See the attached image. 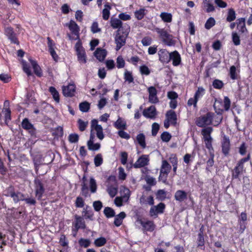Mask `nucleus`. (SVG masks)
<instances>
[{
  "label": "nucleus",
  "mask_w": 252,
  "mask_h": 252,
  "mask_svg": "<svg viewBox=\"0 0 252 252\" xmlns=\"http://www.w3.org/2000/svg\"><path fill=\"white\" fill-rule=\"evenodd\" d=\"M22 127L26 130L32 129L33 127V125L29 122L28 118H25L21 124Z\"/></svg>",
  "instance_id": "obj_33"
},
{
  "label": "nucleus",
  "mask_w": 252,
  "mask_h": 252,
  "mask_svg": "<svg viewBox=\"0 0 252 252\" xmlns=\"http://www.w3.org/2000/svg\"><path fill=\"white\" fill-rule=\"evenodd\" d=\"M213 116V113L208 112L205 115L197 118L196 121V125L199 127H203L211 125L212 123Z\"/></svg>",
  "instance_id": "obj_2"
},
{
  "label": "nucleus",
  "mask_w": 252,
  "mask_h": 252,
  "mask_svg": "<svg viewBox=\"0 0 252 252\" xmlns=\"http://www.w3.org/2000/svg\"><path fill=\"white\" fill-rule=\"evenodd\" d=\"M34 165L35 166V171L38 172V168L40 166L43 165V160L42 157L39 154L35 155L33 158Z\"/></svg>",
  "instance_id": "obj_25"
},
{
  "label": "nucleus",
  "mask_w": 252,
  "mask_h": 252,
  "mask_svg": "<svg viewBox=\"0 0 252 252\" xmlns=\"http://www.w3.org/2000/svg\"><path fill=\"white\" fill-rule=\"evenodd\" d=\"M75 50L77 52L78 60L80 63H86V56L85 50L82 46L80 40H79L75 46Z\"/></svg>",
  "instance_id": "obj_3"
},
{
  "label": "nucleus",
  "mask_w": 252,
  "mask_h": 252,
  "mask_svg": "<svg viewBox=\"0 0 252 252\" xmlns=\"http://www.w3.org/2000/svg\"><path fill=\"white\" fill-rule=\"evenodd\" d=\"M166 119L170 122L171 125L175 126L177 124V115L175 111L169 110L166 113Z\"/></svg>",
  "instance_id": "obj_17"
},
{
  "label": "nucleus",
  "mask_w": 252,
  "mask_h": 252,
  "mask_svg": "<svg viewBox=\"0 0 252 252\" xmlns=\"http://www.w3.org/2000/svg\"><path fill=\"white\" fill-rule=\"evenodd\" d=\"M7 196H10L12 198L13 201L17 203L20 200H24V195L20 192H17V193H11V194H6Z\"/></svg>",
  "instance_id": "obj_28"
},
{
  "label": "nucleus",
  "mask_w": 252,
  "mask_h": 252,
  "mask_svg": "<svg viewBox=\"0 0 252 252\" xmlns=\"http://www.w3.org/2000/svg\"><path fill=\"white\" fill-rule=\"evenodd\" d=\"M107 54V52L105 49L101 48H97L94 52V55L100 62H102L104 60Z\"/></svg>",
  "instance_id": "obj_19"
},
{
  "label": "nucleus",
  "mask_w": 252,
  "mask_h": 252,
  "mask_svg": "<svg viewBox=\"0 0 252 252\" xmlns=\"http://www.w3.org/2000/svg\"><path fill=\"white\" fill-rule=\"evenodd\" d=\"M143 115L146 118L155 119L157 115L155 106L152 105L149 108L144 109L143 111Z\"/></svg>",
  "instance_id": "obj_10"
},
{
  "label": "nucleus",
  "mask_w": 252,
  "mask_h": 252,
  "mask_svg": "<svg viewBox=\"0 0 252 252\" xmlns=\"http://www.w3.org/2000/svg\"><path fill=\"white\" fill-rule=\"evenodd\" d=\"M90 108V104L87 101L83 102L79 104V109L83 112H88Z\"/></svg>",
  "instance_id": "obj_39"
},
{
  "label": "nucleus",
  "mask_w": 252,
  "mask_h": 252,
  "mask_svg": "<svg viewBox=\"0 0 252 252\" xmlns=\"http://www.w3.org/2000/svg\"><path fill=\"white\" fill-rule=\"evenodd\" d=\"M75 223L79 225L82 229H85L86 228V224L83 218L78 216L77 215L75 216Z\"/></svg>",
  "instance_id": "obj_35"
},
{
  "label": "nucleus",
  "mask_w": 252,
  "mask_h": 252,
  "mask_svg": "<svg viewBox=\"0 0 252 252\" xmlns=\"http://www.w3.org/2000/svg\"><path fill=\"white\" fill-rule=\"evenodd\" d=\"M102 158L100 154H97L94 158V162L96 166H100L102 163Z\"/></svg>",
  "instance_id": "obj_50"
},
{
  "label": "nucleus",
  "mask_w": 252,
  "mask_h": 252,
  "mask_svg": "<svg viewBox=\"0 0 252 252\" xmlns=\"http://www.w3.org/2000/svg\"><path fill=\"white\" fill-rule=\"evenodd\" d=\"M160 17L164 22L169 23L172 21V16L170 13L166 12H162Z\"/></svg>",
  "instance_id": "obj_34"
},
{
  "label": "nucleus",
  "mask_w": 252,
  "mask_h": 252,
  "mask_svg": "<svg viewBox=\"0 0 252 252\" xmlns=\"http://www.w3.org/2000/svg\"><path fill=\"white\" fill-rule=\"evenodd\" d=\"M49 92L52 94L54 100L57 102H59L60 101L59 94L56 89L54 87H50L49 88Z\"/></svg>",
  "instance_id": "obj_36"
},
{
  "label": "nucleus",
  "mask_w": 252,
  "mask_h": 252,
  "mask_svg": "<svg viewBox=\"0 0 252 252\" xmlns=\"http://www.w3.org/2000/svg\"><path fill=\"white\" fill-rule=\"evenodd\" d=\"M104 214L106 218H109L115 216V212L114 210L111 207H106L103 211Z\"/></svg>",
  "instance_id": "obj_30"
},
{
  "label": "nucleus",
  "mask_w": 252,
  "mask_h": 252,
  "mask_svg": "<svg viewBox=\"0 0 252 252\" xmlns=\"http://www.w3.org/2000/svg\"><path fill=\"white\" fill-rule=\"evenodd\" d=\"M157 32L159 34L162 42L169 46H174L176 44V41L173 39V36L169 34L167 31L164 29L157 28Z\"/></svg>",
  "instance_id": "obj_1"
},
{
  "label": "nucleus",
  "mask_w": 252,
  "mask_h": 252,
  "mask_svg": "<svg viewBox=\"0 0 252 252\" xmlns=\"http://www.w3.org/2000/svg\"><path fill=\"white\" fill-rule=\"evenodd\" d=\"M170 53L165 49H160L158 55L159 61L163 63H167L170 62Z\"/></svg>",
  "instance_id": "obj_9"
},
{
  "label": "nucleus",
  "mask_w": 252,
  "mask_h": 252,
  "mask_svg": "<svg viewBox=\"0 0 252 252\" xmlns=\"http://www.w3.org/2000/svg\"><path fill=\"white\" fill-rule=\"evenodd\" d=\"M111 9V6L108 4L105 5V8L102 11V17L103 19L105 20H107L109 18L110 12L109 10Z\"/></svg>",
  "instance_id": "obj_37"
},
{
  "label": "nucleus",
  "mask_w": 252,
  "mask_h": 252,
  "mask_svg": "<svg viewBox=\"0 0 252 252\" xmlns=\"http://www.w3.org/2000/svg\"><path fill=\"white\" fill-rule=\"evenodd\" d=\"M84 206V201L82 197H77L75 201V206L78 208H82Z\"/></svg>",
  "instance_id": "obj_56"
},
{
  "label": "nucleus",
  "mask_w": 252,
  "mask_h": 252,
  "mask_svg": "<svg viewBox=\"0 0 252 252\" xmlns=\"http://www.w3.org/2000/svg\"><path fill=\"white\" fill-rule=\"evenodd\" d=\"M212 131L213 128L212 127H207L202 129L201 134L203 136H209L211 135Z\"/></svg>",
  "instance_id": "obj_61"
},
{
  "label": "nucleus",
  "mask_w": 252,
  "mask_h": 252,
  "mask_svg": "<svg viewBox=\"0 0 252 252\" xmlns=\"http://www.w3.org/2000/svg\"><path fill=\"white\" fill-rule=\"evenodd\" d=\"M102 203L100 201H95L93 202V207L95 211H99L102 207Z\"/></svg>",
  "instance_id": "obj_58"
},
{
  "label": "nucleus",
  "mask_w": 252,
  "mask_h": 252,
  "mask_svg": "<svg viewBox=\"0 0 252 252\" xmlns=\"http://www.w3.org/2000/svg\"><path fill=\"white\" fill-rule=\"evenodd\" d=\"M170 61H172L174 66H178L181 63V56L177 51H174L170 53Z\"/></svg>",
  "instance_id": "obj_11"
},
{
  "label": "nucleus",
  "mask_w": 252,
  "mask_h": 252,
  "mask_svg": "<svg viewBox=\"0 0 252 252\" xmlns=\"http://www.w3.org/2000/svg\"><path fill=\"white\" fill-rule=\"evenodd\" d=\"M108 192L111 197H114L117 193V189L115 187H109L107 189Z\"/></svg>",
  "instance_id": "obj_63"
},
{
  "label": "nucleus",
  "mask_w": 252,
  "mask_h": 252,
  "mask_svg": "<svg viewBox=\"0 0 252 252\" xmlns=\"http://www.w3.org/2000/svg\"><path fill=\"white\" fill-rule=\"evenodd\" d=\"M160 138L163 142H168L170 140L171 135L169 132L165 131L161 134Z\"/></svg>",
  "instance_id": "obj_47"
},
{
  "label": "nucleus",
  "mask_w": 252,
  "mask_h": 252,
  "mask_svg": "<svg viewBox=\"0 0 252 252\" xmlns=\"http://www.w3.org/2000/svg\"><path fill=\"white\" fill-rule=\"evenodd\" d=\"M236 19L235 11L233 8L228 9L227 16L226 17V21L228 22H231Z\"/></svg>",
  "instance_id": "obj_32"
},
{
  "label": "nucleus",
  "mask_w": 252,
  "mask_h": 252,
  "mask_svg": "<svg viewBox=\"0 0 252 252\" xmlns=\"http://www.w3.org/2000/svg\"><path fill=\"white\" fill-rule=\"evenodd\" d=\"M165 208L163 203H159L158 205L154 206L150 210V215L151 217H157L158 214L163 213Z\"/></svg>",
  "instance_id": "obj_6"
},
{
  "label": "nucleus",
  "mask_w": 252,
  "mask_h": 252,
  "mask_svg": "<svg viewBox=\"0 0 252 252\" xmlns=\"http://www.w3.org/2000/svg\"><path fill=\"white\" fill-rule=\"evenodd\" d=\"M35 195L38 200H40L44 193L45 189L40 179L36 178L34 181Z\"/></svg>",
  "instance_id": "obj_4"
},
{
  "label": "nucleus",
  "mask_w": 252,
  "mask_h": 252,
  "mask_svg": "<svg viewBox=\"0 0 252 252\" xmlns=\"http://www.w3.org/2000/svg\"><path fill=\"white\" fill-rule=\"evenodd\" d=\"M236 24L237 25V28L241 33H244L247 32V30L245 26V19L241 18L237 20Z\"/></svg>",
  "instance_id": "obj_22"
},
{
  "label": "nucleus",
  "mask_w": 252,
  "mask_h": 252,
  "mask_svg": "<svg viewBox=\"0 0 252 252\" xmlns=\"http://www.w3.org/2000/svg\"><path fill=\"white\" fill-rule=\"evenodd\" d=\"M95 130L96 132V136L100 140H102L104 138V134L103 133V129L101 126H97L95 127Z\"/></svg>",
  "instance_id": "obj_45"
},
{
  "label": "nucleus",
  "mask_w": 252,
  "mask_h": 252,
  "mask_svg": "<svg viewBox=\"0 0 252 252\" xmlns=\"http://www.w3.org/2000/svg\"><path fill=\"white\" fill-rule=\"evenodd\" d=\"M122 22L119 19L113 17L111 18V26L113 29H118V31H117V32H120L121 30H123V28L122 27Z\"/></svg>",
  "instance_id": "obj_16"
},
{
  "label": "nucleus",
  "mask_w": 252,
  "mask_h": 252,
  "mask_svg": "<svg viewBox=\"0 0 252 252\" xmlns=\"http://www.w3.org/2000/svg\"><path fill=\"white\" fill-rule=\"evenodd\" d=\"M236 67L235 66L232 65L230 68V76L232 79H236L237 78V75L236 74Z\"/></svg>",
  "instance_id": "obj_64"
},
{
  "label": "nucleus",
  "mask_w": 252,
  "mask_h": 252,
  "mask_svg": "<svg viewBox=\"0 0 252 252\" xmlns=\"http://www.w3.org/2000/svg\"><path fill=\"white\" fill-rule=\"evenodd\" d=\"M106 239L104 237H100L95 240L94 242V245L96 247H101L106 243Z\"/></svg>",
  "instance_id": "obj_41"
},
{
  "label": "nucleus",
  "mask_w": 252,
  "mask_h": 252,
  "mask_svg": "<svg viewBox=\"0 0 252 252\" xmlns=\"http://www.w3.org/2000/svg\"><path fill=\"white\" fill-rule=\"evenodd\" d=\"M68 140L70 143H77L79 140V135L76 133L70 134L68 136Z\"/></svg>",
  "instance_id": "obj_52"
},
{
  "label": "nucleus",
  "mask_w": 252,
  "mask_h": 252,
  "mask_svg": "<svg viewBox=\"0 0 252 252\" xmlns=\"http://www.w3.org/2000/svg\"><path fill=\"white\" fill-rule=\"evenodd\" d=\"M82 214L85 219H89L91 220H93L94 214L89 206H87L86 208L83 209Z\"/></svg>",
  "instance_id": "obj_26"
},
{
  "label": "nucleus",
  "mask_w": 252,
  "mask_h": 252,
  "mask_svg": "<svg viewBox=\"0 0 252 252\" xmlns=\"http://www.w3.org/2000/svg\"><path fill=\"white\" fill-rule=\"evenodd\" d=\"M90 189L92 192L94 193L96 191V185L95 183V181L93 178L90 179Z\"/></svg>",
  "instance_id": "obj_60"
},
{
  "label": "nucleus",
  "mask_w": 252,
  "mask_h": 252,
  "mask_svg": "<svg viewBox=\"0 0 252 252\" xmlns=\"http://www.w3.org/2000/svg\"><path fill=\"white\" fill-rule=\"evenodd\" d=\"M125 62L122 56H119L117 59V67L118 68H123L125 66Z\"/></svg>",
  "instance_id": "obj_54"
},
{
  "label": "nucleus",
  "mask_w": 252,
  "mask_h": 252,
  "mask_svg": "<svg viewBox=\"0 0 252 252\" xmlns=\"http://www.w3.org/2000/svg\"><path fill=\"white\" fill-rule=\"evenodd\" d=\"M204 245V238L203 232L201 231L198 234L197 245L198 247H203Z\"/></svg>",
  "instance_id": "obj_46"
},
{
  "label": "nucleus",
  "mask_w": 252,
  "mask_h": 252,
  "mask_svg": "<svg viewBox=\"0 0 252 252\" xmlns=\"http://www.w3.org/2000/svg\"><path fill=\"white\" fill-rule=\"evenodd\" d=\"M90 144H87L88 149L91 151H96L99 149L100 147V144L99 143L94 144V142H90Z\"/></svg>",
  "instance_id": "obj_48"
},
{
  "label": "nucleus",
  "mask_w": 252,
  "mask_h": 252,
  "mask_svg": "<svg viewBox=\"0 0 252 252\" xmlns=\"http://www.w3.org/2000/svg\"><path fill=\"white\" fill-rule=\"evenodd\" d=\"M137 141L139 144L142 147V148H145L146 142H145V136L144 134L140 133L137 135L136 137Z\"/></svg>",
  "instance_id": "obj_31"
},
{
  "label": "nucleus",
  "mask_w": 252,
  "mask_h": 252,
  "mask_svg": "<svg viewBox=\"0 0 252 252\" xmlns=\"http://www.w3.org/2000/svg\"><path fill=\"white\" fill-rule=\"evenodd\" d=\"M215 23L216 21L214 18L210 17L207 20L205 24V28L207 30H209L215 25Z\"/></svg>",
  "instance_id": "obj_42"
},
{
  "label": "nucleus",
  "mask_w": 252,
  "mask_h": 252,
  "mask_svg": "<svg viewBox=\"0 0 252 252\" xmlns=\"http://www.w3.org/2000/svg\"><path fill=\"white\" fill-rule=\"evenodd\" d=\"M176 200L182 202L187 199V193L184 190H178L174 194Z\"/></svg>",
  "instance_id": "obj_20"
},
{
  "label": "nucleus",
  "mask_w": 252,
  "mask_h": 252,
  "mask_svg": "<svg viewBox=\"0 0 252 252\" xmlns=\"http://www.w3.org/2000/svg\"><path fill=\"white\" fill-rule=\"evenodd\" d=\"M171 168V166L168 162L165 160H163L160 173H168L170 172Z\"/></svg>",
  "instance_id": "obj_29"
},
{
  "label": "nucleus",
  "mask_w": 252,
  "mask_h": 252,
  "mask_svg": "<svg viewBox=\"0 0 252 252\" xmlns=\"http://www.w3.org/2000/svg\"><path fill=\"white\" fill-rule=\"evenodd\" d=\"M124 35H120V32H117L115 37V42L116 44V50L118 51L126 43V39L128 34V32H123Z\"/></svg>",
  "instance_id": "obj_5"
},
{
  "label": "nucleus",
  "mask_w": 252,
  "mask_h": 252,
  "mask_svg": "<svg viewBox=\"0 0 252 252\" xmlns=\"http://www.w3.org/2000/svg\"><path fill=\"white\" fill-rule=\"evenodd\" d=\"M139 202L141 205L149 204L150 205H153L154 204V198L152 196H150L146 198L144 195H142L139 199Z\"/></svg>",
  "instance_id": "obj_23"
},
{
  "label": "nucleus",
  "mask_w": 252,
  "mask_h": 252,
  "mask_svg": "<svg viewBox=\"0 0 252 252\" xmlns=\"http://www.w3.org/2000/svg\"><path fill=\"white\" fill-rule=\"evenodd\" d=\"M152 41V38L149 36L144 37L141 40V42L143 46H149L151 45Z\"/></svg>",
  "instance_id": "obj_59"
},
{
  "label": "nucleus",
  "mask_w": 252,
  "mask_h": 252,
  "mask_svg": "<svg viewBox=\"0 0 252 252\" xmlns=\"http://www.w3.org/2000/svg\"><path fill=\"white\" fill-rule=\"evenodd\" d=\"M135 16L138 20H141L144 16V10L141 9L135 12Z\"/></svg>",
  "instance_id": "obj_62"
},
{
  "label": "nucleus",
  "mask_w": 252,
  "mask_h": 252,
  "mask_svg": "<svg viewBox=\"0 0 252 252\" xmlns=\"http://www.w3.org/2000/svg\"><path fill=\"white\" fill-rule=\"evenodd\" d=\"M114 126L117 129H126V123L122 118L119 117L117 121L115 123Z\"/></svg>",
  "instance_id": "obj_27"
},
{
  "label": "nucleus",
  "mask_w": 252,
  "mask_h": 252,
  "mask_svg": "<svg viewBox=\"0 0 252 252\" xmlns=\"http://www.w3.org/2000/svg\"><path fill=\"white\" fill-rule=\"evenodd\" d=\"M232 40L235 45H239L240 44V37L236 32L232 33Z\"/></svg>",
  "instance_id": "obj_53"
},
{
  "label": "nucleus",
  "mask_w": 252,
  "mask_h": 252,
  "mask_svg": "<svg viewBox=\"0 0 252 252\" xmlns=\"http://www.w3.org/2000/svg\"><path fill=\"white\" fill-rule=\"evenodd\" d=\"M139 221L144 228V230L146 231L152 232L155 229L156 225L153 221L148 220L145 222L141 220H139Z\"/></svg>",
  "instance_id": "obj_14"
},
{
  "label": "nucleus",
  "mask_w": 252,
  "mask_h": 252,
  "mask_svg": "<svg viewBox=\"0 0 252 252\" xmlns=\"http://www.w3.org/2000/svg\"><path fill=\"white\" fill-rule=\"evenodd\" d=\"M29 61H30L33 67L34 73L37 76L41 77L42 75V72L40 67L37 63L36 62L32 60V58H30Z\"/></svg>",
  "instance_id": "obj_21"
},
{
  "label": "nucleus",
  "mask_w": 252,
  "mask_h": 252,
  "mask_svg": "<svg viewBox=\"0 0 252 252\" xmlns=\"http://www.w3.org/2000/svg\"><path fill=\"white\" fill-rule=\"evenodd\" d=\"M78 124L79 125V129L81 131H84L86 127L88 125V122H84L83 120H82L81 119H79L78 120Z\"/></svg>",
  "instance_id": "obj_44"
},
{
  "label": "nucleus",
  "mask_w": 252,
  "mask_h": 252,
  "mask_svg": "<svg viewBox=\"0 0 252 252\" xmlns=\"http://www.w3.org/2000/svg\"><path fill=\"white\" fill-rule=\"evenodd\" d=\"M68 28L72 32L76 35L75 39L80 40L79 34V28L77 24L74 21L71 20Z\"/></svg>",
  "instance_id": "obj_18"
},
{
  "label": "nucleus",
  "mask_w": 252,
  "mask_h": 252,
  "mask_svg": "<svg viewBox=\"0 0 252 252\" xmlns=\"http://www.w3.org/2000/svg\"><path fill=\"white\" fill-rule=\"evenodd\" d=\"M159 129V125L157 123H153L152 125V135L154 136H156Z\"/></svg>",
  "instance_id": "obj_57"
},
{
  "label": "nucleus",
  "mask_w": 252,
  "mask_h": 252,
  "mask_svg": "<svg viewBox=\"0 0 252 252\" xmlns=\"http://www.w3.org/2000/svg\"><path fill=\"white\" fill-rule=\"evenodd\" d=\"M148 90L149 93V101L152 103H157L158 102L159 99L157 95V90L156 88L151 86L148 88Z\"/></svg>",
  "instance_id": "obj_7"
},
{
  "label": "nucleus",
  "mask_w": 252,
  "mask_h": 252,
  "mask_svg": "<svg viewBox=\"0 0 252 252\" xmlns=\"http://www.w3.org/2000/svg\"><path fill=\"white\" fill-rule=\"evenodd\" d=\"M230 147V143L229 138L226 135H224L221 141V148L222 152L224 156H226L229 154Z\"/></svg>",
  "instance_id": "obj_8"
},
{
  "label": "nucleus",
  "mask_w": 252,
  "mask_h": 252,
  "mask_svg": "<svg viewBox=\"0 0 252 252\" xmlns=\"http://www.w3.org/2000/svg\"><path fill=\"white\" fill-rule=\"evenodd\" d=\"M223 82L218 79H215L213 82V86L215 89H220L223 87Z\"/></svg>",
  "instance_id": "obj_49"
},
{
  "label": "nucleus",
  "mask_w": 252,
  "mask_h": 252,
  "mask_svg": "<svg viewBox=\"0 0 252 252\" xmlns=\"http://www.w3.org/2000/svg\"><path fill=\"white\" fill-rule=\"evenodd\" d=\"M169 161L172 163L173 167V170L174 172H176L177 164V158L176 155L172 154L169 158Z\"/></svg>",
  "instance_id": "obj_38"
},
{
  "label": "nucleus",
  "mask_w": 252,
  "mask_h": 252,
  "mask_svg": "<svg viewBox=\"0 0 252 252\" xmlns=\"http://www.w3.org/2000/svg\"><path fill=\"white\" fill-rule=\"evenodd\" d=\"M78 243L81 247L86 248L90 246L91 242L89 239L81 238Z\"/></svg>",
  "instance_id": "obj_43"
},
{
  "label": "nucleus",
  "mask_w": 252,
  "mask_h": 252,
  "mask_svg": "<svg viewBox=\"0 0 252 252\" xmlns=\"http://www.w3.org/2000/svg\"><path fill=\"white\" fill-rule=\"evenodd\" d=\"M124 76L125 80L127 81L129 83L133 81V77L131 72L126 70L125 72Z\"/></svg>",
  "instance_id": "obj_51"
},
{
  "label": "nucleus",
  "mask_w": 252,
  "mask_h": 252,
  "mask_svg": "<svg viewBox=\"0 0 252 252\" xmlns=\"http://www.w3.org/2000/svg\"><path fill=\"white\" fill-rule=\"evenodd\" d=\"M115 218L114 223L116 226H119L122 224L123 219L126 218V214L124 212H121L118 215L115 216Z\"/></svg>",
  "instance_id": "obj_24"
},
{
  "label": "nucleus",
  "mask_w": 252,
  "mask_h": 252,
  "mask_svg": "<svg viewBox=\"0 0 252 252\" xmlns=\"http://www.w3.org/2000/svg\"><path fill=\"white\" fill-rule=\"evenodd\" d=\"M149 159L148 156L142 155L136 161V162L133 164L134 168H140L144 167L147 165L148 163Z\"/></svg>",
  "instance_id": "obj_12"
},
{
  "label": "nucleus",
  "mask_w": 252,
  "mask_h": 252,
  "mask_svg": "<svg viewBox=\"0 0 252 252\" xmlns=\"http://www.w3.org/2000/svg\"><path fill=\"white\" fill-rule=\"evenodd\" d=\"M5 34L8 36L11 41L14 43L19 44L16 34L13 32V29L11 27H7L5 30Z\"/></svg>",
  "instance_id": "obj_15"
},
{
  "label": "nucleus",
  "mask_w": 252,
  "mask_h": 252,
  "mask_svg": "<svg viewBox=\"0 0 252 252\" xmlns=\"http://www.w3.org/2000/svg\"><path fill=\"white\" fill-rule=\"evenodd\" d=\"M157 198L159 200L163 201L166 198V193L163 189H159L156 193Z\"/></svg>",
  "instance_id": "obj_40"
},
{
  "label": "nucleus",
  "mask_w": 252,
  "mask_h": 252,
  "mask_svg": "<svg viewBox=\"0 0 252 252\" xmlns=\"http://www.w3.org/2000/svg\"><path fill=\"white\" fill-rule=\"evenodd\" d=\"M205 93V90L203 87H199L198 88L197 91L196 92L194 96L198 99L199 97L203 96Z\"/></svg>",
  "instance_id": "obj_55"
},
{
  "label": "nucleus",
  "mask_w": 252,
  "mask_h": 252,
  "mask_svg": "<svg viewBox=\"0 0 252 252\" xmlns=\"http://www.w3.org/2000/svg\"><path fill=\"white\" fill-rule=\"evenodd\" d=\"M75 91L74 85L70 84L66 87L63 88V93L65 96L71 97L74 95Z\"/></svg>",
  "instance_id": "obj_13"
}]
</instances>
